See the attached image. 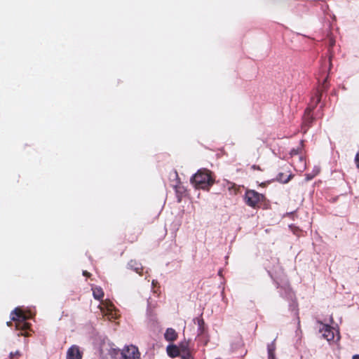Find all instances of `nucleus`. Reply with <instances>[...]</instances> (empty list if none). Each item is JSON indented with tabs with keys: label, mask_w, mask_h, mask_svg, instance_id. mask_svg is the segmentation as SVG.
Instances as JSON below:
<instances>
[{
	"label": "nucleus",
	"mask_w": 359,
	"mask_h": 359,
	"mask_svg": "<svg viewBox=\"0 0 359 359\" xmlns=\"http://www.w3.org/2000/svg\"><path fill=\"white\" fill-rule=\"evenodd\" d=\"M191 182L196 188L208 190L214 184V179L211 176L210 170L200 169L191 178Z\"/></svg>",
	"instance_id": "1"
},
{
	"label": "nucleus",
	"mask_w": 359,
	"mask_h": 359,
	"mask_svg": "<svg viewBox=\"0 0 359 359\" xmlns=\"http://www.w3.org/2000/svg\"><path fill=\"white\" fill-rule=\"evenodd\" d=\"M11 320L15 322L17 330L26 331L29 329L30 324L27 322L28 316L20 308H15L11 313Z\"/></svg>",
	"instance_id": "2"
},
{
	"label": "nucleus",
	"mask_w": 359,
	"mask_h": 359,
	"mask_svg": "<svg viewBox=\"0 0 359 359\" xmlns=\"http://www.w3.org/2000/svg\"><path fill=\"white\" fill-rule=\"evenodd\" d=\"M263 198V195L255 190H247L244 197L245 203L252 208L258 207Z\"/></svg>",
	"instance_id": "3"
},
{
	"label": "nucleus",
	"mask_w": 359,
	"mask_h": 359,
	"mask_svg": "<svg viewBox=\"0 0 359 359\" xmlns=\"http://www.w3.org/2000/svg\"><path fill=\"white\" fill-rule=\"evenodd\" d=\"M99 307L102 313L107 317L109 320L117 318L118 314L114 306L111 302L108 300L102 301Z\"/></svg>",
	"instance_id": "4"
},
{
	"label": "nucleus",
	"mask_w": 359,
	"mask_h": 359,
	"mask_svg": "<svg viewBox=\"0 0 359 359\" xmlns=\"http://www.w3.org/2000/svg\"><path fill=\"white\" fill-rule=\"evenodd\" d=\"M319 332L322 333L323 337L328 341L334 340L335 337L337 339H339L338 330L327 324L320 323Z\"/></svg>",
	"instance_id": "5"
},
{
	"label": "nucleus",
	"mask_w": 359,
	"mask_h": 359,
	"mask_svg": "<svg viewBox=\"0 0 359 359\" xmlns=\"http://www.w3.org/2000/svg\"><path fill=\"white\" fill-rule=\"evenodd\" d=\"M121 355L123 359L140 358V353L138 351V348L133 345L125 346L122 350Z\"/></svg>",
	"instance_id": "6"
},
{
	"label": "nucleus",
	"mask_w": 359,
	"mask_h": 359,
	"mask_svg": "<svg viewBox=\"0 0 359 359\" xmlns=\"http://www.w3.org/2000/svg\"><path fill=\"white\" fill-rule=\"evenodd\" d=\"M83 352L76 345H72L67 351L66 359H81Z\"/></svg>",
	"instance_id": "7"
},
{
	"label": "nucleus",
	"mask_w": 359,
	"mask_h": 359,
	"mask_svg": "<svg viewBox=\"0 0 359 359\" xmlns=\"http://www.w3.org/2000/svg\"><path fill=\"white\" fill-rule=\"evenodd\" d=\"M312 121H313V117H312V115L311 114V109H307L306 110L304 116L303 125H302V130H303L304 133L306 132V130L309 128V125L312 122Z\"/></svg>",
	"instance_id": "8"
},
{
	"label": "nucleus",
	"mask_w": 359,
	"mask_h": 359,
	"mask_svg": "<svg viewBox=\"0 0 359 359\" xmlns=\"http://www.w3.org/2000/svg\"><path fill=\"white\" fill-rule=\"evenodd\" d=\"M296 158H297V162L295 158L292 159V163L294 164L295 169L300 172L304 171L306 168V161L304 158L302 156H297Z\"/></svg>",
	"instance_id": "9"
},
{
	"label": "nucleus",
	"mask_w": 359,
	"mask_h": 359,
	"mask_svg": "<svg viewBox=\"0 0 359 359\" xmlns=\"http://www.w3.org/2000/svg\"><path fill=\"white\" fill-rule=\"evenodd\" d=\"M168 355L171 358H175L180 355L181 348L175 345H168L166 348Z\"/></svg>",
	"instance_id": "10"
},
{
	"label": "nucleus",
	"mask_w": 359,
	"mask_h": 359,
	"mask_svg": "<svg viewBox=\"0 0 359 359\" xmlns=\"http://www.w3.org/2000/svg\"><path fill=\"white\" fill-rule=\"evenodd\" d=\"M164 338L168 341H173L177 338V333L172 328H168L164 334Z\"/></svg>",
	"instance_id": "11"
},
{
	"label": "nucleus",
	"mask_w": 359,
	"mask_h": 359,
	"mask_svg": "<svg viewBox=\"0 0 359 359\" xmlns=\"http://www.w3.org/2000/svg\"><path fill=\"white\" fill-rule=\"evenodd\" d=\"M128 266L130 269L134 270L137 273H140L142 270V264L135 260H130L128 262Z\"/></svg>",
	"instance_id": "12"
},
{
	"label": "nucleus",
	"mask_w": 359,
	"mask_h": 359,
	"mask_svg": "<svg viewBox=\"0 0 359 359\" xmlns=\"http://www.w3.org/2000/svg\"><path fill=\"white\" fill-rule=\"evenodd\" d=\"M276 344L275 340L267 346L268 359H276L275 355Z\"/></svg>",
	"instance_id": "13"
},
{
	"label": "nucleus",
	"mask_w": 359,
	"mask_h": 359,
	"mask_svg": "<svg viewBox=\"0 0 359 359\" xmlns=\"http://www.w3.org/2000/svg\"><path fill=\"white\" fill-rule=\"evenodd\" d=\"M93 295L95 299L100 300L103 296L104 292L100 287H94L92 288Z\"/></svg>",
	"instance_id": "14"
},
{
	"label": "nucleus",
	"mask_w": 359,
	"mask_h": 359,
	"mask_svg": "<svg viewBox=\"0 0 359 359\" xmlns=\"http://www.w3.org/2000/svg\"><path fill=\"white\" fill-rule=\"evenodd\" d=\"M194 321H196L197 323V325H198V335H201V334H203L204 331H205V327H204V320L202 318H197L196 319H194Z\"/></svg>",
	"instance_id": "15"
},
{
	"label": "nucleus",
	"mask_w": 359,
	"mask_h": 359,
	"mask_svg": "<svg viewBox=\"0 0 359 359\" xmlns=\"http://www.w3.org/2000/svg\"><path fill=\"white\" fill-rule=\"evenodd\" d=\"M187 344H181L180 356L182 359H191V354L187 351Z\"/></svg>",
	"instance_id": "16"
},
{
	"label": "nucleus",
	"mask_w": 359,
	"mask_h": 359,
	"mask_svg": "<svg viewBox=\"0 0 359 359\" xmlns=\"http://www.w3.org/2000/svg\"><path fill=\"white\" fill-rule=\"evenodd\" d=\"M320 172V167L315 166L312 170V172L306 174V180H311L315 176Z\"/></svg>",
	"instance_id": "17"
},
{
	"label": "nucleus",
	"mask_w": 359,
	"mask_h": 359,
	"mask_svg": "<svg viewBox=\"0 0 359 359\" xmlns=\"http://www.w3.org/2000/svg\"><path fill=\"white\" fill-rule=\"evenodd\" d=\"M290 179L291 175L285 176L283 173H279L277 176V180L283 183H287Z\"/></svg>",
	"instance_id": "18"
},
{
	"label": "nucleus",
	"mask_w": 359,
	"mask_h": 359,
	"mask_svg": "<svg viewBox=\"0 0 359 359\" xmlns=\"http://www.w3.org/2000/svg\"><path fill=\"white\" fill-rule=\"evenodd\" d=\"M285 297L292 299L293 292L291 291V290L288 287L285 288Z\"/></svg>",
	"instance_id": "19"
},
{
	"label": "nucleus",
	"mask_w": 359,
	"mask_h": 359,
	"mask_svg": "<svg viewBox=\"0 0 359 359\" xmlns=\"http://www.w3.org/2000/svg\"><path fill=\"white\" fill-rule=\"evenodd\" d=\"M290 309H292V311H294V314L295 316H297L298 315V310H297V305L296 303H292L291 305H290Z\"/></svg>",
	"instance_id": "20"
},
{
	"label": "nucleus",
	"mask_w": 359,
	"mask_h": 359,
	"mask_svg": "<svg viewBox=\"0 0 359 359\" xmlns=\"http://www.w3.org/2000/svg\"><path fill=\"white\" fill-rule=\"evenodd\" d=\"M290 154L293 157V158H296L298 156V151L297 149H292L290 152Z\"/></svg>",
	"instance_id": "21"
},
{
	"label": "nucleus",
	"mask_w": 359,
	"mask_h": 359,
	"mask_svg": "<svg viewBox=\"0 0 359 359\" xmlns=\"http://www.w3.org/2000/svg\"><path fill=\"white\" fill-rule=\"evenodd\" d=\"M334 43H335V41L332 38H330L329 39V46H330V48L332 47L334 45Z\"/></svg>",
	"instance_id": "22"
},
{
	"label": "nucleus",
	"mask_w": 359,
	"mask_h": 359,
	"mask_svg": "<svg viewBox=\"0 0 359 359\" xmlns=\"http://www.w3.org/2000/svg\"><path fill=\"white\" fill-rule=\"evenodd\" d=\"M355 161L356 165H357L358 168L359 169V154H358L356 155Z\"/></svg>",
	"instance_id": "23"
},
{
	"label": "nucleus",
	"mask_w": 359,
	"mask_h": 359,
	"mask_svg": "<svg viewBox=\"0 0 359 359\" xmlns=\"http://www.w3.org/2000/svg\"><path fill=\"white\" fill-rule=\"evenodd\" d=\"M19 355V352H18V351H16V352H15V353H12V352H11V353H10V355H11V359H13V355Z\"/></svg>",
	"instance_id": "24"
},
{
	"label": "nucleus",
	"mask_w": 359,
	"mask_h": 359,
	"mask_svg": "<svg viewBox=\"0 0 359 359\" xmlns=\"http://www.w3.org/2000/svg\"><path fill=\"white\" fill-rule=\"evenodd\" d=\"M83 276H88L90 275V273L86 271H83Z\"/></svg>",
	"instance_id": "25"
},
{
	"label": "nucleus",
	"mask_w": 359,
	"mask_h": 359,
	"mask_svg": "<svg viewBox=\"0 0 359 359\" xmlns=\"http://www.w3.org/2000/svg\"><path fill=\"white\" fill-rule=\"evenodd\" d=\"M352 359H359V355H354Z\"/></svg>",
	"instance_id": "26"
},
{
	"label": "nucleus",
	"mask_w": 359,
	"mask_h": 359,
	"mask_svg": "<svg viewBox=\"0 0 359 359\" xmlns=\"http://www.w3.org/2000/svg\"><path fill=\"white\" fill-rule=\"evenodd\" d=\"M326 81H327V79H325L324 80V83H323V88H326V86H325V83L326 82Z\"/></svg>",
	"instance_id": "27"
},
{
	"label": "nucleus",
	"mask_w": 359,
	"mask_h": 359,
	"mask_svg": "<svg viewBox=\"0 0 359 359\" xmlns=\"http://www.w3.org/2000/svg\"><path fill=\"white\" fill-rule=\"evenodd\" d=\"M320 100V95H318L317 102H319Z\"/></svg>",
	"instance_id": "28"
},
{
	"label": "nucleus",
	"mask_w": 359,
	"mask_h": 359,
	"mask_svg": "<svg viewBox=\"0 0 359 359\" xmlns=\"http://www.w3.org/2000/svg\"><path fill=\"white\" fill-rule=\"evenodd\" d=\"M297 323H298V325H299L300 321H299V318H297Z\"/></svg>",
	"instance_id": "29"
},
{
	"label": "nucleus",
	"mask_w": 359,
	"mask_h": 359,
	"mask_svg": "<svg viewBox=\"0 0 359 359\" xmlns=\"http://www.w3.org/2000/svg\"><path fill=\"white\" fill-rule=\"evenodd\" d=\"M20 334H21V335L27 336V334H26V333H21Z\"/></svg>",
	"instance_id": "30"
},
{
	"label": "nucleus",
	"mask_w": 359,
	"mask_h": 359,
	"mask_svg": "<svg viewBox=\"0 0 359 359\" xmlns=\"http://www.w3.org/2000/svg\"><path fill=\"white\" fill-rule=\"evenodd\" d=\"M152 285H155V280H154L152 281Z\"/></svg>",
	"instance_id": "31"
},
{
	"label": "nucleus",
	"mask_w": 359,
	"mask_h": 359,
	"mask_svg": "<svg viewBox=\"0 0 359 359\" xmlns=\"http://www.w3.org/2000/svg\"><path fill=\"white\" fill-rule=\"evenodd\" d=\"M28 316V318L32 316V314H29V316L27 315Z\"/></svg>",
	"instance_id": "32"
},
{
	"label": "nucleus",
	"mask_w": 359,
	"mask_h": 359,
	"mask_svg": "<svg viewBox=\"0 0 359 359\" xmlns=\"http://www.w3.org/2000/svg\"><path fill=\"white\" fill-rule=\"evenodd\" d=\"M10 323H11L8 322V323H7V325H8V326H10Z\"/></svg>",
	"instance_id": "33"
}]
</instances>
